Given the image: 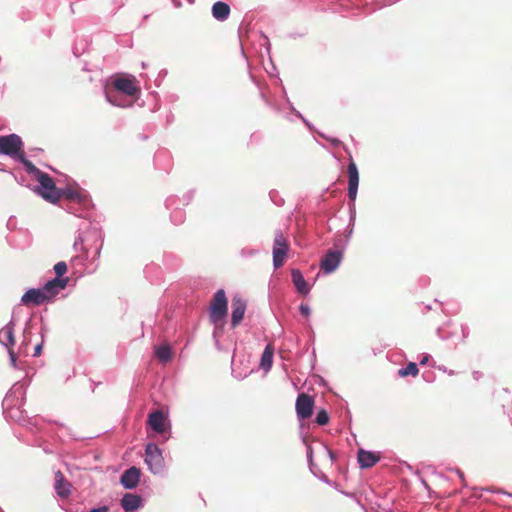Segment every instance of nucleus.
Segmentation results:
<instances>
[{
	"label": "nucleus",
	"mask_w": 512,
	"mask_h": 512,
	"mask_svg": "<svg viewBox=\"0 0 512 512\" xmlns=\"http://www.w3.org/2000/svg\"><path fill=\"white\" fill-rule=\"evenodd\" d=\"M69 278H54L48 281L42 289H29L23 294L21 302L24 305L39 306L54 298L61 290L65 289Z\"/></svg>",
	"instance_id": "obj_1"
},
{
	"label": "nucleus",
	"mask_w": 512,
	"mask_h": 512,
	"mask_svg": "<svg viewBox=\"0 0 512 512\" xmlns=\"http://www.w3.org/2000/svg\"><path fill=\"white\" fill-rule=\"evenodd\" d=\"M228 311V301L223 289L218 290L210 303V321L218 326L222 325Z\"/></svg>",
	"instance_id": "obj_2"
},
{
	"label": "nucleus",
	"mask_w": 512,
	"mask_h": 512,
	"mask_svg": "<svg viewBox=\"0 0 512 512\" xmlns=\"http://www.w3.org/2000/svg\"><path fill=\"white\" fill-rule=\"evenodd\" d=\"M37 181L40 186L36 189L45 200L56 204L61 199V189L57 188L52 177L47 173L38 172Z\"/></svg>",
	"instance_id": "obj_3"
},
{
	"label": "nucleus",
	"mask_w": 512,
	"mask_h": 512,
	"mask_svg": "<svg viewBox=\"0 0 512 512\" xmlns=\"http://www.w3.org/2000/svg\"><path fill=\"white\" fill-rule=\"evenodd\" d=\"M290 250V244L288 238L284 233L280 230L274 233L273 240V266L275 269L282 267L285 263L287 254Z\"/></svg>",
	"instance_id": "obj_4"
},
{
	"label": "nucleus",
	"mask_w": 512,
	"mask_h": 512,
	"mask_svg": "<svg viewBox=\"0 0 512 512\" xmlns=\"http://www.w3.org/2000/svg\"><path fill=\"white\" fill-rule=\"evenodd\" d=\"M111 84L115 91L127 96L134 97L140 91L138 81L133 75L117 74L113 76Z\"/></svg>",
	"instance_id": "obj_5"
},
{
	"label": "nucleus",
	"mask_w": 512,
	"mask_h": 512,
	"mask_svg": "<svg viewBox=\"0 0 512 512\" xmlns=\"http://www.w3.org/2000/svg\"><path fill=\"white\" fill-rule=\"evenodd\" d=\"M23 153V142L16 134L0 136V155L17 159Z\"/></svg>",
	"instance_id": "obj_6"
},
{
	"label": "nucleus",
	"mask_w": 512,
	"mask_h": 512,
	"mask_svg": "<svg viewBox=\"0 0 512 512\" xmlns=\"http://www.w3.org/2000/svg\"><path fill=\"white\" fill-rule=\"evenodd\" d=\"M314 404L315 402L311 395L300 393L295 403L297 417L301 420L310 418L313 414Z\"/></svg>",
	"instance_id": "obj_7"
},
{
	"label": "nucleus",
	"mask_w": 512,
	"mask_h": 512,
	"mask_svg": "<svg viewBox=\"0 0 512 512\" xmlns=\"http://www.w3.org/2000/svg\"><path fill=\"white\" fill-rule=\"evenodd\" d=\"M348 173V196L354 201L357 196L358 185H359V172L356 163L351 159L347 168Z\"/></svg>",
	"instance_id": "obj_8"
},
{
	"label": "nucleus",
	"mask_w": 512,
	"mask_h": 512,
	"mask_svg": "<svg viewBox=\"0 0 512 512\" xmlns=\"http://www.w3.org/2000/svg\"><path fill=\"white\" fill-rule=\"evenodd\" d=\"M341 258L342 253L340 251L329 250L321 260L320 267L325 273H331L337 269Z\"/></svg>",
	"instance_id": "obj_9"
},
{
	"label": "nucleus",
	"mask_w": 512,
	"mask_h": 512,
	"mask_svg": "<svg viewBox=\"0 0 512 512\" xmlns=\"http://www.w3.org/2000/svg\"><path fill=\"white\" fill-rule=\"evenodd\" d=\"M145 462L149 469L157 473L160 469V449L156 444L150 443L146 446Z\"/></svg>",
	"instance_id": "obj_10"
},
{
	"label": "nucleus",
	"mask_w": 512,
	"mask_h": 512,
	"mask_svg": "<svg viewBox=\"0 0 512 512\" xmlns=\"http://www.w3.org/2000/svg\"><path fill=\"white\" fill-rule=\"evenodd\" d=\"M246 311V302L240 296H234L232 299V317L231 325L233 328L242 321Z\"/></svg>",
	"instance_id": "obj_11"
},
{
	"label": "nucleus",
	"mask_w": 512,
	"mask_h": 512,
	"mask_svg": "<svg viewBox=\"0 0 512 512\" xmlns=\"http://www.w3.org/2000/svg\"><path fill=\"white\" fill-rule=\"evenodd\" d=\"M140 475V469H138L137 467H131L121 475L120 483L126 489H133L138 485Z\"/></svg>",
	"instance_id": "obj_12"
},
{
	"label": "nucleus",
	"mask_w": 512,
	"mask_h": 512,
	"mask_svg": "<svg viewBox=\"0 0 512 512\" xmlns=\"http://www.w3.org/2000/svg\"><path fill=\"white\" fill-rule=\"evenodd\" d=\"M54 488L59 497L67 498L71 494V484L65 479L60 470L55 472Z\"/></svg>",
	"instance_id": "obj_13"
},
{
	"label": "nucleus",
	"mask_w": 512,
	"mask_h": 512,
	"mask_svg": "<svg viewBox=\"0 0 512 512\" xmlns=\"http://www.w3.org/2000/svg\"><path fill=\"white\" fill-rule=\"evenodd\" d=\"M357 459L361 468H370L380 460V455L375 452L360 449Z\"/></svg>",
	"instance_id": "obj_14"
},
{
	"label": "nucleus",
	"mask_w": 512,
	"mask_h": 512,
	"mask_svg": "<svg viewBox=\"0 0 512 512\" xmlns=\"http://www.w3.org/2000/svg\"><path fill=\"white\" fill-rule=\"evenodd\" d=\"M0 342L8 349L15 345L13 322H9L0 330Z\"/></svg>",
	"instance_id": "obj_15"
},
{
	"label": "nucleus",
	"mask_w": 512,
	"mask_h": 512,
	"mask_svg": "<svg viewBox=\"0 0 512 512\" xmlns=\"http://www.w3.org/2000/svg\"><path fill=\"white\" fill-rule=\"evenodd\" d=\"M141 498L138 495L126 493L121 499V506L126 512H133L139 508Z\"/></svg>",
	"instance_id": "obj_16"
},
{
	"label": "nucleus",
	"mask_w": 512,
	"mask_h": 512,
	"mask_svg": "<svg viewBox=\"0 0 512 512\" xmlns=\"http://www.w3.org/2000/svg\"><path fill=\"white\" fill-rule=\"evenodd\" d=\"M212 14L219 21L226 20L230 14V7L227 3L218 1L212 6Z\"/></svg>",
	"instance_id": "obj_17"
},
{
	"label": "nucleus",
	"mask_w": 512,
	"mask_h": 512,
	"mask_svg": "<svg viewBox=\"0 0 512 512\" xmlns=\"http://www.w3.org/2000/svg\"><path fill=\"white\" fill-rule=\"evenodd\" d=\"M291 275L297 291L303 295L308 294L310 289L302 273L299 270H292Z\"/></svg>",
	"instance_id": "obj_18"
},
{
	"label": "nucleus",
	"mask_w": 512,
	"mask_h": 512,
	"mask_svg": "<svg viewBox=\"0 0 512 512\" xmlns=\"http://www.w3.org/2000/svg\"><path fill=\"white\" fill-rule=\"evenodd\" d=\"M273 354H274V349H273L272 345H270V344L267 345L262 353L261 362H260V366L265 371H268L272 366Z\"/></svg>",
	"instance_id": "obj_19"
},
{
	"label": "nucleus",
	"mask_w": 512,
	"mask_h": 512,
	"mask_svg": "<svg viewBox=\"0 0 512 512\" xmlns=\"http://www.w3.org/2000/svg\"><path fill=\"white\" fill-rule=\"evenodd\" d=\"M61 193V198L64 197L68 200H73L77 202H82L84 198L79 190L72 187H67L66 189L61 190Z\"/></svg>",
	"instance_id": "obj_20"
},
{
	"label": "nucleus",
	"mask_w": 512,
	"mask_h": 512,
	"mask_svg": "<svg viewBox=\"0 0 512 512\" xmlns=\"http://www.w3.org/2000/svg\"><path fill=\"white\" fill-rule=\"evenodd\" d=\"M419 374V369L416 363L409 362L405 368H401L398 370V375L400 377L413 376L416 377Z\"/></svg>",
	"instance_id": "obj_21"
},
{
	"label": "nucleus",
	"mask_w": 512,
	"mask_h": 512,
	"mask_svg": "<svg viewBox=\"0 0 512 512\" xmlns=\"http://www.w3.org/2000/svg\"><path fill=\"white\" fill-rule=\"evenodd\" d=\"M148 423L156 433H160V409L154 410L149 415Z\"/></svg>",
	"instance_id": "obj_22"
},
{
	"label": "nucleus",
	"mask_w": 512,
	"mask_h": 512,
	"mask_svg": "<svg viewBox=\"0 0 512 512\" xmlns=\"http://www.w3.org/2000/svg\"><path fill=\"white\" fill-rule=\"evenodd\" d=\"M17 160H19L26 168V170L29 172V173H35V176L37 177L38 175V172H42L41 170H39L31 161L27 160L25 158V155H24V152L19 155V157L17 158Z\"/></svg>",
	"instance_id": "obj_23"
},
{
	"label": "nucleus",
	"mask_w": 512,
	"mask_h": 512,
	"mask_svg": "<svg viewBox=\"0 0 512 512\" xmlns=\"http://www.w3.org/2000/svg\"><path fill=\"white\" fill-rule=\"evenodd\" d=\"M315 422L318 425H321V426H324V425L328 424V422H329V415H328L327 411L324 410V409L318 411V413L316 415Z\"/></svg>",
	"instance_id": "obj_24"
},
{
	"label": "nucleus",
	"mask_w": 512,
	"mask_h": 512,
	"mask_svg": "<svg viewBox=\"0 0 512 512\" xmlns=\"http://www.w3.org/2000/svg\"><path fill=\"white\" fill-rule=\"evenodd\" d=\"M67 264L64 261H60L54 265V271L57 275L56 278L63 279L62 276L67 272Z\"/></svg>",
	"instance_id": "obj_25"
},
{
	"label": "nucleus",
	"mask_w": 512,
	"mask_h": 512,
	"mask_svg": "<svg viewBox=\"0 0 512 512\" xmlns=\"http://www.w3.org/2000/svg\"><path fill=\"white\" fill-rule=\"evenodd\" d=\"M162 441L169 438L168 431L170 429V423L166 420L164 412L162 411Z\"/></svg>",
	"instance_id": "obj_26"
},
{
	"label": "nucleus",
	"mask_w": 512,
	"mask_h": 512,
	"mask_svg": "<svg viewBox=\"0 0 512 512\" xmlns=\"http://www.w3.org/2000/svg\"><path fill=\"white\" fill-rule=\"evenodd\" d=\"M171 359V350L169 346L162 344V363Z\"/></svg>",
	"instance_id": "obj_27"
},
{
	"label": "nucleus",
	"mask_w": 512,
	"mask_h": 512,
	"mask_svg": "<svg viewBox=\"0 0 512 512\" xmlns=\"http://www.w3.org/2000/svg\"><path fill=\"white\" fill-rule=\"evenodd\" d=\"M301 315L308 318L310 316V308L307 304L302 303L299 307Z\"/></svg>",
	"instance_id": "obj_28"
},
{
	"label": "nucleus",
	"mask_w": 512,
	"mask_h": 512,
	"mask_svg": "<svg viewBox=\"0 0 512 512\" xmlns=\"http://www.w3.org/2000/svg\"><path fill=\"white\" fill-rule=\"evenodd\" d=\"M113 92L112 91H108L107 92V99L110 103H112L113 105H118V106H122L121 104L117 103L116 100L114 99V96L112 94Z\"/></svg>",
	"instance_id": "obj_29"
},
{
	"label": "nucleus",
	"mask_w": 512,
	"mask_h": 512,
	"mask_svg": "<svg viewBox=\"0 0 512 512\" xmlns=\"http://www.w3.org/2000/svg\"><path fill=\"white\" fill-rule=\"evenodd\" d=\"M9 355H10L11 362H12L13 366H15L16 365V355L11 348H9Z\"/></svg>",
	"instance_id": "obj_30"
},
{
	"label": "nucleus",
	"mask_w": 512,
	"mask_h": 512,
	"mask_svg": "<svg viewBox=\"0 0 512 512\" xmlns=\"http://www.w3.org/2000/svg\"><path fill=\"white\" fill-rule=\"evenodd\" d=\"M89 512H108L107 506L91 509Z\"/></svg>",
	"instance_id": "obj_31"
},
{
	"label": "nucleus",
	"mask_w": 512,
	"mask_h": 512,
	"mask_svg": "<svg viewBox=\"0 0 512 512\" xmlns=\"http://www.w3.org/2000/svg\"><path fill=\"white\" fill-rule=\"evenodd\" d=\"M41 349H42L41 344L36 345V347L34 349V356H39L41 354Z\"/></svg>",
	"instance_id": "obj_32"
},
{
	"label": "nucleus",
	"mask_w": 512,
	"mask_h": 512,
	"mask_svg": "<svg viewBox=\"0 0 512 512\" xmlns=\"http://www.w3.org/2000/svg\"><path fill=\"white\" fill-rule=\"evenodd\" d=\"M154 356H155V358L160 359V346L154 347Z\"/></svg>",
	"instance_id": "obj_33"
},
{
	"label": "nucleus",
	"mask_w": 512,
	"mask_h": 512,
	"mask_svg": "<svg viewBox=\"0 0 512 512\" xmlns=\"http://www.w3.org/2000/svg\"><path fill=\"white\" fill-rule=\"evenodd\" d=\"M427 361H428V356H425V357H423L422 360H420V364L425 365L427 363Z\"/></svg>",
	"instance_id": "obj_34"
}]
</instances>
